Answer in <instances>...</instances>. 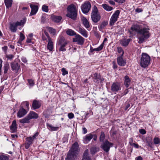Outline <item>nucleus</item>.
Masks as SVG:
<instances>
[{
    "label": "nucleus",
    "instance_id": "obj_1",
    "mask_svg": "<svg viewBox=\"0 0 160 160\" xmlns=\"http://www.w3.org/2000/svg\"><path fill=\"white\" fill-rule=\"evenodd\" d=\"M149 29L147 28H141L138 33V43H142L145 42L150 36L149 31Z\"/></svg>",
    "mask_w": 160,
    "mask_h": 160
},
{
    "label": "nucleus",
    "instance_id": "obj_2",
    "mask_svg": "<svg viewBox=\"0 0 160 160\" xmlns=\"http://www.w3.org/2000/svg\"><path fill=\"white\" fill-rule=\"evenodd\" d=\"M79 151L78 145L76 142L72 145V148L69 150L67 155V159L75 160Z\"/></svg>",
    "mask_w": 160,
    "mask_h": 160
},
{
    "label": "nucleus",
    "instance_id": "obj_3",
    "mask_svg": "<svg viewBox=\"0 0 160 160\" xmlns=\"http://www.w3.org/2000/svg\"><path fill=\"white\" fill-rule=\"evenodd\" d=\"M68 13L66 16L73 20L76 19L77 9L75 5L73 4L69 5L67 8Z\"/></svg>",
    "mask_w": 160,
    "mask_h": 160
},
{
    "label": "nucleus",
    "instance_id": "obj_4",
    "mask_svg": "<svg viewBox=\"0 0 160 160\" xmlns=\"http://www.w3.org/2000/svg\"><path fill=\"white\" fill-rule=\"evenodd\" d=\"M151 58L147 54L142 53L140 59V66L142 67L145 68L150 64Z\"/></svg>",
    "mask_w": 160,
    "mask_h": 160
},
{
    "label": "nucleus",
    "instance_id": "obj_5",
    "mask_svg": "<svg viewBox=\"0 0 160 160\" xmlns=\"http://www.w3.org/2000/svg\"><path fill=\"white\" fill-rule=\"evenodd\" d=\"M91 17L92 21L95 23L98 22L101 19L100 14L97 8L95 5L92 8Z\"/></svg>",
    "mask_w": 160,
    "mask_h": 160
},
{
    "label": "nucleus",
    "instance_id": "obj_6",
    "mask_svg": "<svg viewBox=\"0 0 160 160\" xmlns=\"http://www.w3.org/2000/svg\"><path fill=\"white\" fill-rule=\"evenodd\" d=\"M26 21V19L24 18L20 22L18 21L16 22L10 23L9 24V29L12 32H16L17 30L18 26L23 25L25 23Z\"/></svg>",
    "mask_w": 160,
    "mask_h": 160
},
{
    "label": "nucleus",
    "instance_id": "obj_7",
    "mask_svg": "<svg viewBox=\"0 0 160 160\" xmlns=\"http://www.w3.org/2000/svg\"><path fill=\"white\" fill-rule=\"evenodd\" d=\"M91 4L88 1L85 2L81 7L82 12L84 13H88L90 10Z\"/></svg>",
    "mask_w": 160,
    "mask_h": 160
},
{
    "label": "nucleus",
    "instance_id": "obj_8",
    "mask_svg": "<svg viewBox=\"0 0 160 160\" xmlns=\"http://www.w3.org/2000/svg\"><path fill=\"white\" fill-rule=\"evenodd\" d=\"M120 13L119 10H116L112 16L110 20L109 24L110 26H113L117 21Z\"/></svg>",
    "mask_w": 160,
    "mask_h": 160
},
{
    "label": "nucleus",
    "instance_id": "obj_9",
    "mask_svg": "<svg viewBox=\"0 0 160 160\" xmlns=\"http://www.w3.org/2000/svg\"><path fill=\"white\" fill-rule=\"evenodd\" d=\"M113 146V143L109 142L108 140L105 141L101 146V148L106 152L109 151L111 147Z\"/></svg>",
    "mask_w": 160,
    "mask_h": 160
},
{
    "label": "nucleus",
    "instance_id": "obj_10",
    "mask_svg": "<svg viewBox=\"0 0 160 160\" xmlns=\"http://www.w3.org/2000/svg\"><path fill=\"white\" fill-rule=\"evenodd\" d=\"M73 41L76 42L79 45H82L84 43V39L80 35L76 34L73 39Z\"/></svg>",
    "mask_w": 160,
    "mask_h": 160
},
{
    "label": "nucleus",
    "instance_id": "obj_11",
    "mask_svg": "<svg viewBox=\"0 0 160 160\" xmlns=\"http://www.w3.org/2000/svg\"><path fill=\"white\" fill-rule=\"evenodd\" d=\"M111 90L113 92H117L121 89V85L118 82H113L111 86Z\"/></svg>",
    "mask_w": 160,
    "mask_h": 160
},
{
    "label": "nucleus",
    "instance_id": "obj_12",
    "mask_svg": "<svg viewBox=\"0 0 160 160\" xmlns=\"http://www.w3.org/2000/svg\"><path fill=\"white\" fill-rule=\"evenodd\" d=\"M26 110L22 107L21 108L17 113V116L19 118H22L25 116L27 113Z\"/></svg>",
    "mask_w": 160,
    "mask_h": 160
},
{
    "label": "nucleus",
    "instance_id": "obj_13",
    "mask_svg": "<svg viewBox=\"0 0 160 160\" xmlns=\"http://www.w3.org/2000/svg\"><path fill=\"white\" fill-rule=\"evenodd\" d=\"M68 42L63 36H60L58 38L57 41V44L60 45H67Z\"/></svg>",
    "mask_w": 160,
    "mask_h": 160
},
{
    "label": "nucleus",
    "instance_id": "obj_14",
    "mask_svg": "<svg viewBox=\"0 0 160 160\" xmlns=\"http://www.w3.org/2000/svg\"><path fill=\"white\" fill-rule=\"evenodd\" d=\"M123 56H120L117 58V62L118 64L121 66H124L126 64V61L122 58Z\"/></svg>",
    "mask_w": 160,
    "mask_h": 160
},
{
    "label": "nucleus",
    "instance_id": "obj_15",
    "mask_svg": "<svg viewBox=\"0 0 160 160\" xmlns=\"http://www.w3.org/2000/svg\"><path fill=\"white\" fill-rule=\"evenodd\" d=\"M94 135L91 133L88 134L83 138V141L84 143H87L93 138Z\"/></svg>",
    "mask_w": 160,
    "mask_h": 160
},
{
    "label": "nucleus",
    "instance_id": "obj_16",
    "mask_svg": "<svg viewBox=\"0 0 160 160\" xmlns=\"http://www.w3.org/2000/svg\"><path fill=\"white\" fill-rule=\"evenodd\" d=\"M141 28H140L139 26L138 25H134L131 28V30H129V32L131 34H133V32L135 31L138 33L139 30Z\"/></svg>",
    "mask_w": 160,
    "mask_h": 160
},
{
    "label": "nucleus",
    "instance_id": "obj_17",
    "mask_svg": "<svg viewBox=\"0 0 160 160\" xmlns=\"http://www.w3.org/2000/svg\"><path fill=\"white\" fill-rule=\"evenodd\" d=\"M29 120L32 119H37L38 117V114L33 111H31L27 115Z\"/></svg>",
    "mask_w": 160,
    "mask_h": 160
},
{
    "label": "nucleus",
    "instance_id": "obj_18",
    "mask_svg": "<svg viewBox=\"0 0 160 160\" xmlns=\"http://www.w3.org/2000/svg\"><path fill=\"white\" fill-rule=\"evenodd\" d=\"M30 7L31 9V11L30 15H32L36 14L38 10V8L37 6L33 4H31Z\"/></svg>",
    "mask_w": 160,
    "mask_h": 160
},
{
    "label": "nucleus",
    "instance_id": "obj_19",
    "mask_svg": "<svg viewBox=\"0 0 160 160\" xmlns=\"http://www.w3.org/2000/svg\"><path fill=\"white\" fill-rule=\"evenodd\" d=\"M41 106L40 102L36 100L33 101L32 103V108L34 109L39 108Z\"/></svg>",
    "mask_w": 160,
    "mask_h": 160
},
{
    "label": "nucleus",
    "instance_id": "obj_20",
    "mask_svg": "<svg viewBox=\"0 0 160 160\" xmlns=\"http://www.w3.org/2000/svg\"><path fill=\"white\" fill-rule=\"evenodd\" d=\"M17 129L16 122L15 120H14L13 121L10 126L11 132L12 133L15 132L17 131Z\"/></svg>",
    "mask_w": 160,
    "mask_h": 160
},
{
    "label": "nucleus",
    "instance_id": "obj_21",
    "mask_svg": "<svg viewBox=\"0 0 160 160\" xmlns=\"http://www.w3.org/2000/svg\"><path fill=\"white\" fill-rule=\"evenodd\" d=\"M26 142L25 143V148L26 149L29 148L30 145L32 144V137H27L26 139Z\"/></svg>",
    "mask_w": 160,
    "mask_h": 160
},
{
    "label": "nucleus",
    "instance_id": "obj_22",
    "mask_svg": "<svg viewBox=\"0 0 160 160\" xmlns=\"http://www.w3.org/2000/svg\"><path fill=\"white\" fill-rule=\"evenodd\" d=\"M11 68L13 70L18 71L19 68L20 66L18 63L13 62L11 63Z\"/></svg>",
    "mask_w": 160,
    "mask_h": 160
},
{
    "label": "nucleus",
    "instance_id": "obj_23",
    "mask_svg": "<svg viewBox=\"0 0 160 160\" xmlns=\"http://www.w3.org/2000/svg\"><path fill=\"white\" fill-rule=\"evenodd\" d=\"M51 18L52 20L56 22H59L61 20L62 18L61 16L52 15Z\"/></svg>",
    "mask_w": 160,
    "mask_h": 160
},
{
    "label": "nucleus",
    "instance_id": "obj_24",
    "mask_svg": "<svg viewBox=\"0 0 160 160\" xmlns=\"http://www.w3.org/2000/svg\"><path fill=\"white\" fill-rule=\"evenodd\" d=\"M47 126L49 130L51 131H56L58 130L59 129V127H53L52 125L48 123L47 124Z\"/></svg>",
    "mask_w": 160,
    "mask_h": 160
},
{
    "label": "nucleus",
    "instance_id": "obj_25",
    "mask_svg": "<svg viewBox=\"0 0 160 160\" xmlns=\"http://www.w3.org/2000/svg\"><path fill=\"white\" fill-rule=\"evenodd\" d=\"M131 80L128 76L124 77V85L127 88L129 87L130 84Z\"/></svg>",
    "mask_w": 160,
    "mask_h": 160
},
{
    "label": "nucleus",
    "instance_id": "obj_26",
    "mask_svg": "<svg viewBox=\"0 0 160 160\" xmlns=\"http://www.w3.org/2000/svg\"><path fill=\"white\" fill-rule=\"evenodd\" d=\"M47 48L50 51H52L53 49V44L52 39L48 40V43L47 45Z\"/></svg>",
    "mask_w": 160,
    "mask_h": 160
},
{
    "label": "nucleus",
    "instance_id": "obj_27",
    "mask_svg": "<svg viewBox=\"0 0 160 160\" xmlns=\"http://www.w3.org/2000/svg\"><path fill=\"white\" fill-rule=\"evenodd\" d=\"M78 32L84 37L86 38L88 37L87 32L84 29L79 28Z\"/></svg>",
    "mask_w": 160,
    "mask_h": 160
},
{
    "label": "nucleus",
    "instance_id": "obj_28",
    "mask_svg": "<svg viewBox=\"0 0 160 160\" xmlns=\"http://www.w3.org/2000/svg\"><path fill=\"white\" fill-rule=\"evenodd\" d=\"M88 150L87 149L84 152L82 160H91V159L88 156Z\"/></svg>",
    "mask_w": 160,
    "mask_h": 160
},
{
    "label": "nucleus",
    "instance_id": "obj_29",
    "mask_svg": "<svg viewBox=\"0 0 160 160\" xmlns=\"http://www.w3.org/2000/svg\"><path fill=\"white\" fill-rule=\"evenodd\" d=\"M104 46V43H102L98 48L93 49L92 48H90V50L91 52H93L94 51H99L101 50Z\"/></svg>",
    "mask_w": 160,
    "mask_h": 160
},
{
    "label": "nucleus",
    "instance_id": "obj_30",
    "mask_svg": "<svg viewBox=\"0 0 160 160\" xmlns=\"http://www.w3.org/2000/svg\"><path fill=\"white\" fill-rule=\"evenodd\" d=\"M99 150V148L96 147H93L91 148V153L92 155L94 154L96 152H98Z\"/></svg>",
    "mask_w": 160,
    "mask_h": 160
},
{
    "label": "nucleus",
    "instance_id": "obj_31",
    "mask_svg": "<svg viewBox=\"0 0 160 160\" xmlns=\"http://www.w3.org/2000/svg\"><path fill=\"white\" fill-rule=\"evenodd\" d=\"M19 122L21 123H28L30 122V120L27 116L24 118L20 119Z\"/></svg>",
    "mask_w": 160,
    "mask_h": 160
},
{
    "label": "nucleus",
    "instance_id": "obj_32",
    "mask_svg": "<svg viewBox=\"0 0 160 160\" xmlns=\"http://www.w3.org/2000/svg\"><path fill=\"white\" fill-rule=\"evenodd\" d=\"M47 28L51 34L53 36L56 35V30L55 29L49 27H47Z\"/></svg>",
    "mask_w": 160,
    "mask_h": 160
},
{
    "label": "nucleus",
    "instance_id": "obj_33",
    "mask_svg": "<svg viewBox=\"0 0 160 160\" xmlns=\"http://www.w3.org/2000/svg\"><path fill=\"white\" fill-rule=\"evenodd\" d=\"M83 23L84 25L86 28H88L89 27L90 25L89 22L88 20L85 17H83L82 19Z\"/></svg>",
    "mask_w": 160,
    "mask_h": 160
},
{
    "label": "nucleus",
    "instance_id": "obj_34",
    "mask_svg": "<svg viewBox=\"0 0 160 160\" xmlns=\"http://www.w3.org/2000/svg\"><path fill=\"white\" fill-rule=\"evenodd\" d=\"M66 33L70 36H73L76 35V32L73 30L70 29L67 30Z\"/></svg>",
    "mask_w": 160,
    "mask_h": 160
},
{
    "label": "nucleus",
    "instance_id": "obj_35",
    "mask_svg": "<svg viewBox=\"0 0 160 160\" xmlns=\"http://www.w3.org/2000/svg\"><path fill=\"white\" fill-rule=\"evenodd\" d=\"M103 8L108 11H110L112 9V8L106 4H103L102 5Z\"/></svg>",
    "mask_w": 160,
    "mask_h": 160
},
{
    "label": "nucleus",
    "instance_id": "obj_36",
    "mask_svg": "<svg viewBox=\"0 0 160 160\" xmlns=\"http://www.w3.org/2000/svg\"><path fill=\"white\" fill-rule=\"evenodd\" d=\"M5 4L7 8L10 7L12 4V0H4Z\"/></svg>",
    "mask_w": 160,
    "mask_h": 160
},
{
    "label": "nucleus",
    "instance_id": "obj_37",
    "mask_svg": "<svg viewBox=\"0 0 160 160\" xmlns=\"http://www.w3.org/2000/svg\"><path fill=\"white\" fill-rule=\"evenodd\" d=\"M130 41V40L129 39H123L122 41V44L123 46H126L128 44Z\"/></svg>",
    "mask_w": 160,
    "mask_h": 160
},
{
    "label": "nucleus",
    "instance_id": "obj_38",
    "mask_svg": "<svg viewBox=\"0 0 160 160\" xmlns=\"http://www.w3.org/2000/svg\"><path fill=\"white\" fill-rule=\"evenodd\" d=\"M100 75L99 74H98L97 73H95L93 75V76H92V78L96 80L97 82H98L99 81V79L100 78Z\"/></svg>",
    "mask_w": 160,
    "mask_h": 160
},
{
    "label": "nucleus",
    "instance_id": "obj_39",
    "mask_svg": "<svg viewBox=\"0 0 160 160\" xmlns=\"http://www.w3.org/2000/svg\"><path fill=\"white\" fill-rule=\"evenodd\" d=\"M25 39V36L21 32L20 33V38L18 42V43L20 44H21L22 42Z\"/></svg>",
    "mask_w": 160,
    "mask_h": 160
},
{
    "label": "nucleus",
    "instance_id": "obj_40",
    "mask_svg": "<svg viewBox=\"0 0 160 160\" xmlns=\"http://www.w3.org/2000/svg\"><path fill=\"white\" fill-rule=\"evenodd\" d=\"M107 24L108 22H107L105 21L102 22L99 27V30H101L102 29H103Z\"/></svg>",
    "mask_w": 160,
    "mask_h": 160
},
{
    "label": "nucleus",
    "instance_id": "obj_41",
    "mask_svg": "<svg viewBox=\"0 0 160 160\" xmlns=\"http://www.w3.org/2000/svg\"><path fill=\"white\" fill-rule=\"evenodd\" d=\"M0 160H9V159L8 156L1 154L0 156Z\"/></svg>",
    "mask_w": 160,
    "mask_h": 160
},
{
    "label": "nucleus",
    "instance_id": "obj_42",
    "mask_svg": "<svg viewBox=\"0 0 160 160\" xmlns=\"http://www.w3.org/2000/svg\"><path fill=\"white\" fill-rule=\"evenodd\" d=\"M105 135L103 132H101L100 136V142H103L105 139Z\"/></svg>",
    "mask_w": 160,
    "mask_h": 160
},
{
    "label": "nucleus",
    "instance_id": "obj_43",
    "mask_svg": "<svg viewBox=\"0 0 160 160\" xmlns=\"http://www.w3.org/2000/svg\"><path fill=\"white\" fill-rule=\"evenodd\" d=\"M22 105L23 106L25 105L26 107H25V108L28 110H29V102H28L26 101L23 102L22 103Z\"/></svg>",
    "mask_w": 160,
    "mask_h": 160
},
{
    "label": "nucleus",
    "instance_id": "obj_44",
    "mask_svg": "<svg viewBox=\"0 0 160 160\" xmlns=\"http://www.w3.org/2000/svg\"><path fill=\"white\" fill-rule=\"evenodd\" d=\"M4 73H7V71L9 68V64L7 63L6 64L4 67Z\"/></svg>",
    "mask_w": 160,
    "mask_h": 160
},
{
    "label": "nucleus",
    "instance_id": "obj_45",
    "mask_svg": "<svg viewBox=\"0 0 160 160\" xmlns=\"http://www.w3.org/2000/svg\"><path fill=\"white\" fill-rule=\"evenodd\" d=\"M66 45H60V47L59 49V51H62L63 52H65L66 50V49L65 48V47Z\"/></svg>",
    "mask_w": 160,
    "mask_h": 160
},
{
    "label": "nucleus",
    "instance_id": "obj_46",
    "mask_svg": "<svg viewBox=\"0 0 160 160\" xmlns=\"http://www.w3.org/2000/svg\"><path fill=\"white\" fill-rule=\"evenodd\" d=\"M118 52L119 53H121V56H123L124 51L121 47L118 48Z\"/></svg>",
    "mask_w": 160,
    "mask_h": 160
},
{
    "label": "nucleus",
    "instance_id": "obj_47",
    "mask_svg": "<svg viewBox=\"0 0 160 160\" xmlns=\"http://www.w3.org/2000/svg\"><path fill=\"white\" fill-rule=\"evenodd\" d=\"M154 142L155 144H158L160 143V139L158 138H154Z\"/></svg>",
    "mask_w": 160,
    "mask_h": 160
},
{
    "label": "nucleus",
    "instance_id": "obj_48",
    "mask_svg": "<svg viewBox=\"0 0 160 160\" xmlns=\"http://www.w3.org/2000/svg\"><path fill=\"white\" fill-rule=\"evenodd\" d=\"M42 9L43 11L48 12V7L46 5H43L42 6Z\"/></svg>",
    "mask_w": 160,
    "mask_h": 160
},
{
    "label": "nucleus",
    "instance_id": "obj_49",
    "mask_svg": "<svg viewBox=\"0 0 160 160\" xmlns=\"http://www.w3.org/2000/svg\"><path fill=\"white\" fill-rule=\"evenodd\" d=\"M61 71L62 72V75L63 76L68 74V71H66L64 68L61 69Z\"/></svg>",
    "mask_w": 160,
    "mask_h": 160
},
{
    "label": "nucleus",
    "instance_id": "obj_50",
    "mask_svg": "<svg viewBox=\"0 0 160 160\" xmlns=\"http://www.w3.org/2000/svg\"><path fill=\"white\" fill-rule=\"evenodd\" d=\"M43 32H44V33H43L44 34V35H45V36H46L47 37V38H48V40H49V39H51L52 38L50 37L49 35V34L46 31V30H44L43 31Z\"/></svg>",
    "mask_w": 160,
    "mask_h": 160
},
{
    "label": "nucleus",
    "instance_id": "obj_51",
    "mask_svg": "<svg viewBox=\"0 0 160 160\" xmlns=\"http://www.w3.org/2000/svg\"><path fill=\"white\" fill-rule=\"evenodd\" d=\"M28 83L30 86H32L34 85V83L32 79H28Z\"/></svg>",
    "mask_w": 160,
    "mask_h": 160
},
{
    "label": "nucleus",
    "instance_id": "obj_52",
    "mask_svg": "<svg viewBox=\"0 0 160 160\" xmlns=\"http://www.w3.org/2000/svg\"><path fill=\"white\" fill-rule=\"evenodd\" d=\"M42 38L43 41H46L47 42H48V38L46 36H45L43 33L42 34Z\"/></svg>",
    "mask_w": 160,
    "mask_h": 160
},
{
    "label": "nucleus",
    "instance_id": "obj_53",
    "mask_svg": "<svg viewBox=\"0 0 160 160\" xmlns=\"http://www.w3.org/2000/svg\"><path fill=\"white\" fill-rule=\"evenodd\" d=\"M133 139L132 138H129V143L131 146H132L133 144L134 143H133Z\"/></svg>",
    "mask_w": 160,
    "mask_h": 160
},
{
    "label": "nucleus",
    "instance_id": "obj_54",
    "mask_svg": "<svg viewBox=\"0 0 160 160\" xmlns=\"http://www.w3.org/2000/svg\"><path fill=\"white\" fill-rule=\"evenodd\" d=\"M68 118L70 119L74 117V114L72 113H69L68 114Z\"/></svg>",
    "mask_w": 160,
    "mask_h": 160
},
{
    "label": "nucleus",
    "instance_id": "obj_55",
    "mask_svg": "<svg viewBox=\"0 0 160 160\" xmlns=\"http://www.w3.org/2000/svg\"><path fill=\"white\" fill-rule=\"evenodd\" d=\"M14 57V56L12 54H9L7 56L6 58L9 59H12Z\"/></svg>",
    "mask_w": 160,
    "mask_h": 160
},
{
    "label": "nucleus",
    "instance_id": "obj_56",
    "mask_svg": "<svg viewBox=\"0 0 160 160\" xmlns=\"http://www.w3.org/2000/svg\"><path fill=\"white\" fill-rule=\"evenodd\" d=\"M140 132L142 134H144L146 133V131L143 129H140L139 130Z\"/></svg>",
    "mask_w": 160,
    "mask_h": 160
},
{
    "label": "nucleus",
    "instance_id": "obj_57",
    "mask_svg": "<svg viewBox=\"0 0 160 160\" xmlns=\"http://www.w3.org/2000/svg\"><path fill=\"white\" fill-rule=\"evenodd\" d=\"M112 64H113V69H116L117 67V65L114 61H113L112 62Z\"/></svg>",
    "mask_w": 160,
    "mask_h": 160
},
{
    "label": "nucleus",
    "instance_id": "obj_58",
    "mask_svg": "<svg viewBox=\"0 0 160 160\" xmlns=\"http://www.w3.org/2000/svg\"><path fill=\"white\" fill-rule=\"evenodd\" d=\"M82 130L83 134H85L87 132V130L85 128H82Z\"/></svg>",
    "mask_w": 160,
    "mask_h": 160
},
{
    "label": "nucleus",
    "instance_id": "obj_59",
    "mask_svg": "<svg viewBox=\"0 0 160 160\" xmlns=\"http://www.w3.org/2000/svg\"><path fill=\"white\" fill-rule=\"evenodd\" d=\"M135 11L137 12H140L142 11V8H137L136 9Z\"/></svg>",
    "mask_w": 160,
    "mask_h": 160
},
{
    "label": "nucleus",
    "instance_id": "obj_60",
    "mask_svg": "<svg viewBox=\"0 0 160 160\" xmlns=\"http://www.w3.org/2000/svg\"><path fill=\"white\" fill-rule=\"evenodd\" d=\"M116 2H117L119 3H123L125 1V0H114Z\"/></svg>",
    "mask_w": 160,
    "mask_h": 160
},
{
    "label": "nucleus",
    "instance_id": "obj_61",
    "mask_svg": "<svg viewBox=\"0 0 160 160\" xmlns=\"http://www.w3.org/2000/svg\"><path fill=\"white\" fill-rule=\"evenodd\" d=\"M146 142L148 143V146L150 147H151L152 145V142L151 141V140H150L149 141H148L147 140Z\"/></svg>",
    "mask_w": 160,
    "mask_h": 160
},
{
    "label": "nucleus",
    "instance_id": "obj_62",
    "mask_svg": "<svg viewBox=\"0 0 160 160\" xmlns=\"http://www.w3.org/2000/svg\"><path fill=\"white\" fill-rule=\"evenodd\" d=\"M38 135V133L37 132L35 133L32 136V140H34L35 138H36L37 136Z\"/></svg>",
    "mask_w": 160,
    "mask_h": 160
},
{
    "label": "nucleus",
    "instance_id": "obj_63",
    "mask_svg": "<svg viewBox=\"0 0 160 160\" xmlns=\"http://www.w3.org/2000/svg\"><path fill=\"white\" fill-rule=\"evenodd\" d=\"M8 48V47L7 46H4L2 48V50L5 52H6L7 51Z\"/></svg>",
    "mask_w": 160,
    "mask_h": 160
},
{
    "label": "nucleus",
    "instance_id": "obj_64",
    "mask_svg": "<svg viewBox=\"0 0 160 160\" xmlns=\"http://www.w3.org/2000/svg\"><path fill=\"white\" fill-rule=\"evenodd\" d=\"M135 160H142V158L141 156H138L135 158Z\"/></svg>",
    "mask_w": 160,
    "mask_h": 160
}]
</instances>
